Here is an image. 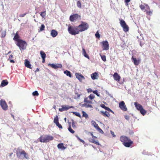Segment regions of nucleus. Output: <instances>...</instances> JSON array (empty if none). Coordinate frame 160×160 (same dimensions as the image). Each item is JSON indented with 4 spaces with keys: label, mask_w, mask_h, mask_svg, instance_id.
Returning <instances> with one entry per match:
<instances>
[{
    "label": "nucleus",
    "mask_w": 160,
    "mask_h": 160,
    "mask_svg": "<svg viewBox=\"0 0 160 160\" xmlns=\"http://www.w3.org/2000/svg\"><path fill=\"white\" fill-rule=\"evenodd\" d=\"M120 23L121 26L123 30L125 32L129 31V27L126 24L125 22L123 19H119Z\"/></svg>",
    "instance_id": "0eeeda50"
},
{
    "label": "nucleus",
    "mask_w": 160,
    "mask_h": 160,
    "mask_svg": "<svg viewBox=\"0 0 160 160\" xmlns=\"http://www.w3.org/2000/svg\"><path fill=\"white\" fill-rule=\"evenodd\" d=\"M95 35L96 38H98V39H99L100 38V35L98 31H97L96 32V33L95 34Z\"/></svg>",
    "instance_id": "09e8293b"
},
{
    "label": "nucleus",
    "mask_w": 160,
    "mask_h": 160,
    "mask_svg": "<svg viewBox=\"0 0 160 160\" xmlns=\"http://www.w3.org/2000/svg\"><path fill=\"white\" fill-rule=\"evenodd\" d=\"M57 147L58 149H60L62 150H64L66 148L64 146L63 144L62 143L58 144Z\"/></svg>",
    "instance_id": "a878e982"
},
{
    "label": "nucleus",
    "mask_w": 160,
    "mask_h": 160,
    "mask_svg": "<svg viewBox=\"0 0 160 160\" xmlns=\"http://www.w3.org/2000/svg\"><path fill=\"white\" fill-rule=\"evenodd\" d=\"M13 55H12V54H11L9 57V58L8 59V60L12 59L13 58Z\"/></svg>",
    "instance_id": "5fc2aeb1"
},
{
    "label": "nucleus",
    "mask_w": 160,
    "mask_h": 160,
    "mask_svg": "<svg viewBox=\"0 0 160 160\" xmlns=\"http://www.w3.org/2000/svg\"><path fill=\"white\" fill-rule=\"evenodd\" d=\"M79 140L81 142H84V141L83 140H82V139H81L80 138H79Z\"/></svg>",
    "instance_id": "680f3d73"
},
{
    "label": "nucleus",
    "mask_w": 160,
    "mask_h": 160,
    "mask_svg": "<svg viewBox=\"0 0 160 160\" xmlns=\"http://www.w3.org/2000/svg\"><path fill=\"white\" fill-rule=\"evenodd\" d=\"M101 107L105 109L106 110H107L108 111H110L111 112H112V113H114V112L111 110L108 107H106L105 105L104 104H102L101 105Z\"/></svg>",
    "instance_id": "4be33fe9"
},
{
    "label": "nucleus",
    "mask_w": 160,
    "mask_h": 160,
    "mask_svg": "<svg viewBox=\"0 0 160 160\" xmlns=\"http://www.w3.org/2000/svg\"><path fill=\"white\" fill-rule=\"evenodd\" d=\"M91 122L92 124L94 126V127L96 128V129L99 127L98 124H97L95 121H92Z\"/></svg>",
    "instance_id": "7c9ffc66"
},
{
    "label": "nucleus",
    "mask_w": 160,
    "mask_h": 160,
    "mask_svg": "<svg viewBox=\"0 0 160 160\" xmlns=\"http://www.w3.org/2000/svg\"><path fill=\"white\" fill-rule=\"evenodd\" d=\"M46 11L42 12H41L40 14L42 18L46 16Z\"/></svg>",
    "instance_id": "37998d69"
},
{
    "label": "nucleus",
    "mask_w": 160,
    "mask_h": 160,
    "mask_svg": "<svg viewBox=\"0 0 160 160\" xmlns=\"http://www.w3.org/2000/svg\"><path fill=\"white\" fill-rule=\"evenodd\" d=\"M144 5L146 6V9L145 11L147 14L148 15H150L152 13V12L150 10V7L146 3H144Z\"/></svg>",
    "instance_id": "dca6fc26"
},
{
    "label": "nucleus",
    "mask_w": 160,
    "mask_h": 160,
    "mask_svg": "<svg viewBox=\"0 0 160 160\" xmlns=\"http://www.w3.org/2000/svg\"><path fill=\"white\" fill-rule=\"evenodd\" d=\"M93 92L96 94L98 97H99L100 96V95L98 93V91L97 90H95V91H93Z\"/></svg>",
    "instance_id": "8fccbe9b"
},
{
    "label": "nucleus",
    "mask_w": 160,
    "mask_h": 160,
    "mask_svg": "<svg viewBox=\"0 0 160 160\" xmlns=\"http://www.w3.org/2000/svg\"><path fill=\"white\" fill-rule=\"evenodd\" d=\"M20 36L18 33V32L16 33L15 35V36L13 38V39L15 41L17 42H18L19 40H21V39H19Z\"/></svg>",
    "instance_id": "aec40b11"
},
{
    "label": "nucleus",
    "mask_w": 160,
    "mask_h": 160,
    "mask_svg": "<svg viewBox=\"0 0 160 160\" xmlns=\"http://www.w3.org/2000/svg\"><path fill=\"white\" fill-rule=\"evenodd\" d=\"M89 104L90 103H85L83 104V106L86 107L87 108L89 107L90 108H92V106L91 104Z\"/></svg>",
    "instance_id": "72a5a7b5"
},
{
    "label": "nucleus",
    "mask_w": 160,
    "mask_h": 160,
    "mask_svg": "<svg viewBox=\"0 0 160 160\" xmlns=\"http://www.w3.org/2000/svg\"><path fill=\"white\" fill-rule=\"evenodd\" d=\"M69 127L68 128V131L72 133H74L75 132L72 129L71 127L70 123L69 124Z\"/></svg>",
    "instance_id": "2f4dec72"
},
{
    "label": "nucleus",
    "mask_w": 160,
    "mask_h": 160,
    "mask_svg": "<svg viewBox=\"0 0 160 160\" xmlns=\"http://www.w3.org/2000/svg\"><path fill=\"white\" fill-rule=\"evenodd\" d=\"M72 126L73 128L74 129L76 128V126L75 125V123L73 120H72Z\"/></svg>",
    "instance_id": "c03bdc74"
},
{
    "label": "nucleus",
    "mask_w": 160,
    "mask_h": 160,
    "mask_svg": "<svg viewBox=\"0 0 160 160\" xmlns=\"http://www.w3.org/2000/svg\"><path fill=\"white\" fill-rule=\"evenodd\" d=\"M98 74L95 72L91 74V77L92 79L95 80L98 79Z\"/></svg>",
    "instance_id": "b1692460"
},
{
    "label": "nucleus",
    "mask_w": 160,
    "mask_h": 160,
    "mask_svg": "<svg viewBox=\"0 0 160 160\" xmlns=\"http://www.w3.org/2000/svg\"><path fill=\"white\" fill-rule=\"evenodd\" d=\"M82 117H85L86 118H88V115L84 111H82Z\"/></svg>",
    "instance_id": "58836bf2"
},
{
    "label": "nucleus",
    "mask_w": 160,
    "mask_h": 160,
    "mask_svg": "<svg viewBox=\"0 0 160 160\" xmlns=\"http://www.w3.org/2000/svg\"><path fill=\"white\" fill-rule=\"evenodd\" d=\"M64 73L66 74L67 76H69L70 78L72 77V75L71 72L68 70H66L64 71Z\"/></svg>",
    "instance_id": "c756f323"
},
{
    "label": "nucleus",
    "mask_w": 160,
    "mask_h": 160,
    "mask_svg": "<svg viewBox=\"0 0 160 160\" xmlns=\"http://www.w3.org/2000/svg\"><path fill=\"white\" fill-rule=\"evenodd\" d=\"M119 107L123 111H126L127 110V108L123 101H122L119 103Z\"/></svg>",
    "instance_id": "9b49d317"
},
{
    "label": "nucleus",
    "mask_w": 160,
    "mask_h": 160,
    "mask_svg": "<svg viewBox=\"0 0 160 160\" xmlns=\"http://www.w3.org/2000/svg\"><path fill=\"white\" fill-rule=\"evenodd\" d=\"M125 119L127 120H128L130 118L129 116L128 115H126L125 116Z\"/></svg>",
    "instance_id": "6e6d98bb"
},
{
    "label": "nucleus",
    "mask_w": 160,
    "mask_h": 160,
    "mask_svg": "<svg viewBox=\"0 0 160 160\" xmlns=\"http://www.w3.org/2000/svg\"><path fill=\"white\" fill-rule=\"evenodd\" d=\"M12 154H13V153H11V154H10V155H9V156H11V155H12Z\"/></svg>",
    "instance_id": "69168bd1"
},
{
    "label": "nucleus",
    "mask_w": 160,
    "mask_h": 160,
    "mask_svg": "<svg viewBox=\"0 0 160 160\" xmlns=\"http://www.w3.org/2000/svg\"><path fill=\"white\" fill-rule=\"evenodd\" d=\"M45 26L44 24H42L40 28V30L39 31H42L45 28Z\"/></svg>",
    "instance_id": "de8ad7c7"
},
{
    "label": "nucleus",
    "mask_w": 160,
    "mask_h": 160,
    "mask_svg": "<svg viewBox=\"0 0 160 160\" xmlns=\"http://www.w3.org/2000/svg\"><path fill=\"white\" fill-rule=\"evenodd\" d=\"M16 154L18 158L19 159H28L29 157L27 153L25 151L19 148H18L16 151Z\"/></svg>",
    "instance_id": "f03ea898"
},
{
    "label": "nucleus",
    "mask_w": 160,
    "mask_h": 160,
    "mask_svg": "<svg viewBox=\"0 0 160 160\" xmlns=\"http://www.w3.org/2000/svg\"><path fill=\"white\" fill-rule=\"evenodd\" d=\"M80 97V95H78V97Z\"/></svg>",
    "instance_id": "774afa93"
},
{
    "label": "nucleus",
    "mask_w": 160,
    "mask_h": 160,
    "mask_svg": "<svg viewBox=\"0 0 160 160\" xmlns=\"http://www.w3.org/2000/svg\"><path fill=\"white\" fill-rule=\"evenodd\" d=\"M89 98L88 97L84 99V102H86L85 103H88L91 104L92 103V101H91V100H89L88 99Z\"/></svg>",
    "instance_id": "c85d7f7f"
},
{
    "label": "nucleus",
    "mask_w": 160,
    "mask_h": 160,
    "mask_svg": "<svg viewBox=\"0 0 160 160\" xmlns=\"http://www.w3.org/2000/svg\"><path fill=\"white\" fill-rule=\"evenodd\" d=\"M101 58L102 60L104 62H105L106 61V56L104 55H100Z\"/></svg>",
    "instance_id": "79ce46f5"
},
{
    "label": "nucleus",
    "mask_w": 160,
    "mask_h": 160,
    "mask_svg": "<svg viewBox=\"0 0 160 160\" xmlns=\"http://www.w3.org/2000/svg\"><path fill=\"white\" fill-rule=\"evenodd\" d=\"M51 34L53 37H55L57 35L58 32L56 30H52L51 31Z\"/></svg>",
    "instance_id": "393cba45"
},
{
    "label": "nucleus",
    "mask_w": 160,
    "mask_h": 160,
    "mask_svg": "<svg viewBox=\"0 0 160 160\" xmlns=\"http://www.w3.org/2000/svg\"><path fill=\"white\" fill-rule=\"evenodd\" d=\"M140 113L143 115H145L146 113V111L144 110L143 108H142L139 111Z\"/></svg>",
    "instance_id": "f704fd0d"
},
{
    "label": "nucleus",
    "mask_w": 160,
    "mask_h": 160,
    "mask_svg": "<svg viewBox=\"0 0 160 160\" xmlns=\"http://www.w3.org/2000/svg\"><path fill=\"white\" fill-rule=\"evenodd\" d=\"M56 125L57 126H58L59 128H62V125L59 123V122H58V123H56Z\"/></svg>",
    "instance_id": "3c124183"
},
{
    "label": "nucleus",
    "mask_w": 160,
    "mask_h": 160,
    "mask_svg": "<svg viewBox=\"0 0 160 160\" xmlns=\"http://www.w3.org/2000/svg\"><path fill=\"white\" fill-rule=\"evenodd\" d=\"M27 14V13H23L22 14H20L19 15V17H24Z\"/></svg>",
    "instance_id": "864d4df0"
},
{
    "label": "nucleus",
    "mask_w": 160,
    "mask_h": 160,
    "mask_svg": "<svg viewBox=\"0 0 160 160\" xmlns=\"http://www.w3.org/2000/svg\"><path fill=\"white\" fill-rule=\"evenodd\" d=\"M88 92H92V90L91 89H88Z\"/></svg>",
    "instance_id": "bf43d9fd"
},
{
    "label": "nucleus",
    "mask_w": 160,
    "mask_h": 160,
    "mask_svg": "<svg viewBox=\"0 0 160 160\" xmlns=\"http://www.w3.org/2000/svg\"><path fill=\"white\" fill-rule=\"evenodd\" d=\"M8 83L7 80H3L2 81L1 83V86L2 87H4L7 85Z\"/></svg>",
    "instance_id": "bb28decb"
},
{
    "label": "nucleus",
    "mask_w": 160,
    "mask_h": 160,
    "mask_svg": "<svg viewBox=\"0 0 160 160\" xmlns=\"http://www.w3.org/2000/svg\"><path fill=\"white\" fill-rule=\"evenodd\" d=\"M102 48L104 50H107L109 49V45L108 42L105 41L102 42Z\"/></svg>",
    "instance_id": "f8f14e48"
},
{
    "label": "nucleus",
    "mask_w": 160,
    "mask_h": 160,
    "mask_svg": "<svg viewBox=\"0 0 160 160\" xmlns=\"http://www.w3.org/2000/svg\"><path fill=\"white\" fill-rule=\"evenodd\" d=\"M45 58H42V63H44L45 62Z\"/></svg>",
    "instance_id": "052dcab7"
},
{
    "label": "nucleus",
    "mask_w": 160,
    "mask_h": 160,
    "mask_svg": "<svg viewBox=\"0 0 160 160\" xmlns=\"http://www.w3.org/2000/svg\"><path fill=\"white\" fill-rule=\"evenodd\" d=\"M75 76L77 78L80 82H82L83 80L85 79L84 77L81 74L76 73H75Z\"/></svg>",
    "instance_id": "4468645a"
},
{
    "label": "nucleus",
    "mask_w": 160,
    "mask_h": 160,
    "mask_svg": "<svg viewBox=\"0 0 160 160\" xmlns=\"http://www.w3.org/2000/svg\"><path fill=\"white\" fill-rule=\"evenodd\" d=\"M132 60L134 64L135 65H138L140 63V60H137L136 58H133V57H132Z\"/></svg>",
    "instance_id": "a211bd4d"
},
{
    "label": "nucleus",
    "mask_w": 160,
    "mask_h": 160,
    "mask_svg": "<svg viewBox=\"0 0 160 160\" xmlns=\"http://www.w3.org/2000/svg\"><path fill=\"white\" fill-rule=\"evenodd\" d=\"M79 32L87 30L89 27L88 24L86 22L82 21L81 23L77 26Z\"/></svg>",
    "instance_id": "39448f33"
},
{
    "label": "nucleus",
    "mask_w": 160,
    "mask_h": 160,
    "mask_svg": "<svg viewBox=\"0 0 160 160\" xmlns=\"http://www.w3.org/2000/svg\"><path fill=\"white\" fill-rule=\"evenodd\" d=\"M113 78L114 79L118 82H119L120 81L121 78L120 76L117 72L114 73L113 75Z\"/></svg>",
    "instance_id": "f3484780"
},
{
    "label": "nucleus",
    "mask_w": 160,
    "mask_h": 160,
    "mask_svg": "<svg viewBox=\"0 0 160 160\" xmlns=\"http://www.w3.org/2000/svg\"><path fill=\"white\" fill-rule=\"evenodd\" d=\"M68 31L72 35H76L79 34V32L77 26H69L68 28Z\"/></svg>",
    "instance_id": "20e7f679"
},
{
    "label": "nucleus",
    "mask_w": 160,
    "mask_h": 160,
    "mask_svg": "<svg viewBox=\"0 0 160 160\" xmlns=\"http://www.w3.org/2000/svg\"><path fill=\"white\" fill-rule=\"evenodd\" d=\"M82 54L85 57L87 58L88 59L89 58V56L86 53V51L84 48H82Z\"/></svg>",
    "instance_id": "cd10ccee"
},
{
    "label": "nucleus",
    "mask_w": 160,
    "mask_h": 160,
    "mask_svg": "<svg viewBox=\"0 0 160 160\" xmlns=\"http://www.w3.org/2000/svg\"><path fill=\"white\" fill-rule=\"evenodd\" d=\"M100 114L103 116L104 117H107L108 118H109L110 116V115L108 112L107 111H105V112L101 111H100Z\"/></svg>",
    "instance_id": "6ab92c4d"
},
{
    "label": "nucleus",
    "mask_w": 160,
    "mask_h": 160,
    "mask_svg": "<svg viewBox=\"0 0 160 160\" xmlns=\"http://www.w3.org/2000/svg\"><path fill=\"white\" fill-rule=\"evenodd\" d=\"M73 113L74 114L77 116L78 117L80 118H81V116L79 112H73Z\"/></svg>",
    "instance_id": "49530a36"
},
{
    "label": "nucleus",
    "mask_w": 160,
    "mask_h": 160,
    "mask_svg": "<svg viewBox=\"0 0 160 160\" xmlns=\"http://www.w3.org/2000/svg\"><path fill=\"white\" fill-rule=\"evenodd\" d=\"M134 105L137 109L139 111H140L142 108V106L140 104L138 103L137 102H134Z\"/></svg>",
    "instance_id": "5701e85b"
},
{
    "label": "nucleus",
    "mask_w": 160,
    "mask_h": 160,
    "mask_svg": "<svg viewBox=\"0 0 160 160\" xmlns=\"http://www.w3.org/2000/svg\"><path fill=\"white\" fill-rule=\"evenodd\" d=\"M16 44L18 46L20 50H25L26 49L27 44L25 41L21 39L16 42Z\"/></svg>",
    "instance_id": "423d86ee"
},
{
    "label": "nucleus",
    "mask_w": 160,
    "mask_h": 160,
    "mask_svg": "<svg viewBox=\"0 0 160 160\" xmlns=\"http://www.w3.org/2000/svg\"><path fill=\"white\" fill-rule=\"evenodd\" d=\"M25 66L31 69V65L30 64V62L27 59H26L25 61Z\"/></svg>",
    "instance_id": "412c9836"
},
{
    "label": "nucleus",
    "mask_w": 160,
    "mask_h": 160,
    "mask_svg": "<svg viewBox=\"0 0 160 160\" xmlns=\"http://www.w3.org/2000/svg\"><path fill=\"white\" fill-rule=\"evenodd\" d=\"M39 71V68H37V70H36L35 71V72H37V71L38 72V71Z\"/></svg>",
    "instance_id": "e2e57ef3"
},
{
    "label": "nucleus",
    "mask_w": 160,
    "mask_h": 160,
    "mask_svg": "<svg viewBox=\"0 0 160 160\" xmlns=\"http://www.w3.org/2000/svg\"><path fill=\"white\" fill-rule=\"evenodd\" d=\"M81 19V16L78 14H74L70 17L69 20L72 22H74Z\"/></svg>",
    "instance_id": "6e6552de"
},
{
    "label": "nucleus",
    "mask_w": 160,
    "mask_h": 160,
    "mask_svg": "<svg viewBox=\"0 0 160 160\" xmlns=\"http://www.w3.org/2000/svg\"><path fill=\"white\" fill-rule=\"evenodd\" d=\"M97 129L101 133H103V131L99 127Z\"/></svg>",
    "instance_id": "603ef678"
},
{
    "label": "nucleus",
    "mask_w": 160,
    "mask_h": 160,
    "mask_svg": "<svg viewBox=\"0 0 160 160\" xmlns=\"http://www.w3.org/2000/svg\"><path fill=\"white\" fill-rule=\"evenodd\" d=\"M48 65L55 69H56L58 68H61L62 67V65L60 64H54L49 63L48 64Z\"/></svg>",
    "instance_id": "2eb2a0df"
},
{
    "label": "nucleus",
    "mask_w": 160,
    "mask_h": 160,
    "mask_svg": "<svg viewBox=\"0 0 160 160\" xmlns=\"http://www.w3.org/2000/svg\"><path fill=\"white\" fill-rule=\"evenodd\" d=\"M91 135L92 136V138H89V141L93 143L98 145H100V143L98 140H96V139L97 138V137L94 136L92 134H91Z\"/></svg>",
    "instance_id": "1a4fd4ad"
},
{
    "label": "nucleus",
    "mask_w": 160,
    "mask_h": 160,
    "mask_svg": "<svg viewBox=\"0 0 160 160\" xmlns=\"http://www.w3.org/2000/svg\"><path fill=\"white\" fill-rule=\"evenodd\" d=\"M120 140L122 143L123 145L126 147H130L133 143V142L130 138L124 135L121 136L120 137Z\"/></svg>",
    "instance_id": "f257e3e1"
},
{
    "label": "nucleus",
    "mask_w": 160,
    "mask_h": 160,
    "mask_svg": "<svg viewBox=\"0 0 160 160\" xmlns=\"http://www.w3.org/2000/svg\"><path fill=\"white\" fill-rule=\"evenodd\" d=\"M77 5L78 8H82L81 3L80 1H79L77 2Z\"/></svg>",
    "instance_id": "ea45409f"
},
{
    "label": "nucleus",
    "mask_w": 160,
    "mask_h": 160,
    "mask_svg": "<svg viewBox=\"0 0 160 160\" xmlns=\"http://www.w3.org/2000/svg\"><path fill=\"white\" fill-rule=\"evenodd\" d=\"M32 94L34 96H38L39 95V94L37 91H35L34 92H33Z\"/></svg>",
    "instance_id": "a18cd8bd"
},
{
    "label": "nucleus",
    "mask_w": 160,
    "mask_h": 160,
    "mask_svg": "<svg viewBox=\"0 0 160 160\" xmlns=\"http://www.w3.org/2000/svg\"><path fill=\"white\" fill-rule=\"evenodd\" d=\"M6 30H4L1 33V38H4L6 35Z\"/></svg>",
    "instance_id": "e433bc0d"
},
{
    "label": "nucleus",
    "mask_w": 160,
    "mask_h": 160,
    "mask_svg": "<svg viewBox=\"0 0 160 160\" xmlns=\"http://www.w3.org/2000/svg\"><path fill=\"white\" fill-rule=\"evenodd\" d=\"M0 105L3 110H6L8 109V105L4 100L1 99L0 100Z\"/></svg>",
    "instance_id": "ddd939ff"
},
{
    "label": "nucleus",
    "mask_w": 160,
    "mask_h": 160,
    "mask_svg": "<svg viewBox=\"0 0 160 160\" xmlns=\"http://www.w3.org/2000/svg\"><path fill=\"white\" fill-rule=\"evenodd\" d=\"M131 0H125V2L127 5H128V3L130 2Z\"/></svg>",
    "instance_id": "4d7b16f0"
},
{
    "label": "nucleus",
    "mask_w": 160,
    "mask_h": 160,
    "mask_svg": "<svg viewBox=\"0 0 160 160\" xmlns=\"http://www.w3.org/2000/svg\"><path fill=\"white\" fill-rule=\"evenodd\" d=\"M40 53L41 57L42 58H45L46 57V54L45 53L42 51H41L40 52Z\"/></svg>",
    "instance_id": "473e14b6"
},
{
    "label": "nucleus",
    "mask_w": 160,
    "mask_h": 160,
    "mask_svg": "<svg viewBox=\"0 0 160 160\" xmlns=\"http://www.w3.org/2000/svg\"><path fill=\"white\" fill-rule=\"evenodd\" d=\"M54 122L56 124L58 122V116H57L56 117L54 118L53 120Z\"/></svg>",
    "instance_id": "4c0bfd02"
},
{
    "label": "nucleus",
    "mask_w": 160,
    "mask_h": 160,
    "mask_svg": "<svg viewBox=\"0 0 160 160\" xmlns=\"http://www.w3.org/2000/svg\"><path fill=\"white\" fill-rule=\"evenodd\" d=\"M139 7L142 10H144V11H145V9H146V6L144 5V3L143 4V5H140Z\"/></svg>",
    "instance_id": "c9c22d12"
},
{
    "label": "nucleus",
    "mask_w": 160,
    "mask_h": 160,
    "mask_svg": "<svg viewBox=\"0 0 160 160\" xmlns=\"http://www.w3.org/2000/svg\"><path fill=\"white\" fill-rule=\"evenodd\" d=\"M62 108H59V110L60 112H63L64 111H67L70 108H73V106H70L68 105H62L61 106Z\"/></svg>",
    "instance_id": "9d476101"
},
{
    "label": "nucleus",
    "mask_w": 160,
    "mask_h": 160,
    "mask_svg": "<svg viewBox=\"0 0 160 160\" xmlns=\"http://www.w3.org/2000/svg\"><path fill=\"white\" fill-rule=\"evenodd\" d=\"M10 52H11V51H9L7 54H9Z\"/></svg>",
    "instance_id": "0e129e2a"
},
{
    "label": "nucleus",
    "mask_w": 160,
    "mask_h": 160,
    "mask_svg": "<svg viewBox=\"0 0 160 160\" xmlns=\"http://www.w3.org/2000/svg\"><path fill=\"white\" fill-rule=\"evenodd\" d=\"M91 101H92V100L94 99L95 98V96L92 94H91L88 97Z\"/></svg>",
    "instance_id": "a19ab883"
},
{
    "label": "nucleus",
    "mask_w": 160,
    "mask_h": 160,
    "mask_svg": "<svg viewBox=\"0 0 160 160\" xmlns=\"http://www.w3.org/2000/svg\"><path fill=\"white\" fill-rule=\"evenodd\" d=\"M111 133H112V134L113 133H114L113 132H112V131H111Z\"/></svg>",
    "instance_id": "338daca9"
},
{
    "label": "nucleus",
    "mask_w": 160,
    "mask_h": 160,
    "mask_svg": "<svg viewBox=\"0 0 160 160\" xmlns=\"http://www.w3.org/2000/svg\"><path fill=\"white\" fill-rule=\"evenodd\" d=\"M10 62L11 63H14L15 61L13 60L12 59L10 60Z\"/></svg>",
    "instance_id": "13d9d810"
},
{
    "label": "nucleus",
    "mask_w": 160,
    "mask_h": 160,
    "mask_svg": "<svg viewBox=\"0 0 160 160\" xmlns=\"http://www.w3.org/2000/svg\"><path fill=\"white\" fill-rule=\"evenodd\" d=\"M39 139L41 142H47L53 140L54 137L50 135H45L41 136Z\"/></svg>",
    "instance_id": "7ed1b4c3"
}]
</instances>
